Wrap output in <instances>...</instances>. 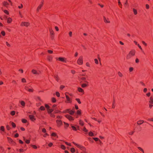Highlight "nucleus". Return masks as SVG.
<instances>
[{
    "label": "nucleus",
    "mask_w": 153,
    "mask_h": 153,
    "mask_svg": "<svg viewBox=\"0 0 153 153\" xmlns=\"http://www.w3.org/2000/svg\"><path fill=\"white\" fill-rule=\"evenodd\" d=\"M135 51L134 50H132L129 52V53L127 55L126 59H129L132 56L135 55Z\"/></svg>",
    "instance_id": "f257e3e1"
},
{
    "label": "nucleus",
    "mask_w": 153,
    "mask_h": 153,
    "mask_svg": "<svg viewBox=\"0 0 153 153\" xmlns=\"http://www.w3.org/2000/svg\"><path fill=\"white\" fill-rule=\"evenodd\" d=\"M83 56H79L77 60V63L79 65H81L83 64Z\"/></svg>",
    "instance_id": "f03ea898"
},
{
    "label": "nucleus",
    "mask_w": 153,
    "mask_h": 153,
    "mask_svg": "<svg viewBox=\"0 0 153 153\" xmlns=\"http://www.w3.org/2000/svg\"><path fill=\"white\" fill-rule=\"evenodd\" d=\"M44 3V0H42L40 4L39 5V6L38 7L36 11L37 12H38L42 8V7L43 6V5Z\"/></svg>",
    "instance_id": "7ed1b4c3"
},
{
    "label": "nucleus",
    "mask_w": 153,
    "mask_h": 153,
    "mask_svg": "<svg viewBox=\"0 0 153 153\" xmlns=\"http://www.w3.org/2000/svg\"><path fill=\"white\" fill-rule=\"evenodd\" d=\"M68 94V93L66 92L65 93V95L67 99V102H65L67 103H71L72 102V100L66 94Z\"/></svg>",
    "instance_id": "20e7f679"
},
{
    "label": "nucleus",
    "mask_w": 153,
    "mask_h": 153,
    "mask_svg": "<svg viewBox=\"0 0 153 153\" xmlns=\"http://www.w3.org/2000/svg\"><path fill=\"white\" fill-rule=\"evenodd\" d=\"M65 117L68 119L70 121H72L74 120V118L71 116L69 114H66L65 115Z\"/></svg>",
    "instance_id": "39448f33"
},
{
    "label": "nucleus",
    "mask_w": 153,
    "mask_h": 153,
    "mask_svg": "<svg viewBox=\"0 0 153 153\" xmlns=\"http://www.w3.org/2000/svg\"><path fill=\"white\" fill-rule=\"evenodd\" d=\"M30 25V24L28 22H22L21 24V26H25L26 27H28Z\"/></svg>",
    "instance_id": "423d86ee"
},
{
    "label": "nucleus",
    "mask_w": 153,
    "mask_h": 153,
    "mask_svg": "<svg viewBox=\"0 0 153 153\" xmlns=\"http://www.w3.org/2000/svg\"><path fill=\"white\" fill-rule=\"evenodd\" d=\"M142 129V128L140 126H137L134 128V130L137 131H140Z\"/></svg>",
    "instance_id": "0eeeda50"
},
{
    "label": "nucleus",
    "mask_w": 153,
    "mask_h": 153,
    "mask_svg": "<svg viewBox=\"0 0 153 153\" xmlns=\"http://www.w3.org/2000/svg\"><path fill=\"white\" fill-rule=\"evenodd\" d=\"M7 140L8 142L13 145L15 144V143L12 140V139L10 137H7Z\"/></svg>",
    "instance_id": "6e6552de"
},
{
    "label": "nucleus",
    "mask_w": 153,
    "mask_h": 153,
    "mask_svg": "<svg viewBox=\"0 0 153 153\" xmlns=\"http://www.w3.org/2000/svg\"><path fill=\"white\" fill-rule=\"evenodd\" d=\"M57 126L60 127L62 125V122L61 120H56Z\"/></svg>",
    "instance_id": "1a4fd4ad"
},
{
    "label": "nucleus",
    "mask_w": 153,
    "mask_h": 153,
    "mask_svg": "<svg viewBox=\"0 0 153 153\" xmlns=\"http://www.w3.org/2000/svg\"><path fill=\"white\" fill-rule=\"evenodd\" d=\"M58 60L60 61L66 62V59L64 57H59L58 58Z\"/></svg>",
    "instance_id": "9d476101"
},
{
    "label": "nucleus",
    "mask_w": 153,
    "mask_h": 153,
    "mask_svg": "<svg viewBox=\"0 0 153 153\" xmlns=\"http://www.w3.org/2000/svg\"><path fill=\"white\" fill-rule=\"evenodd\" d=\"M29 118L30 120L33 121H34L36 120V118H35V117L33 115H29Z\"/></svg>",
    "instance_id": "9b49d317"
},
{
    "label": "nucleus",
    "mask_w": 153,
    "mask_h": 153,
    "mask_svg": "<svg viewBox=\"0 0 153 153\" xmlns=\"http://www.w3.org/2000/svg\"><path fill=\"white\" fill-rule=\"evenodd\" d=\"M103 19L104 22L105 23H110V21L109 20V19L108 18L106 19V18L105 16H104L103 17Z\"/></svg>",
    "instance_id": "f8f14e48"
},
{
    "label": "nucleus",
    "mask_w": 153,
    "mask_h": 153,
    "mask_svg": "<svg viewBox=\"0 0 153 153\" xmlns=\"http://www.w3.org/2000/svg\"><path fill=\"white\" fill-rule=\"evenodd\" d=\"M144 122V121L143 120H139L137 122V125L140 126V125L143 124Z\"/></svg>",
    "instance_id": "ddd939ff"
},
{
    "label": "nucleus",
    "mask_w": 153,
    "mask_h": 153,
    "mask_svg": "<svg viewBox=\"0 0 153 153\" xmlns=\"http://www.w3.org/2000/svg\"><path fill=\"white\" fill-rule=\"evenodd\" d=\"M80 79L82 80V81H81V82H82V81H83L86 83H88V82L86 81V78L85 77H82Z\"/></svg>",
    "instance_id": "4468645a"
},
{
    "label": "nucleus",
    "mask_w": 153,
    "mask_h": 153,
    "mask_svg": "<svg viewBox=\"0 0 153 153\" xmlns=\"http://www.w3.org/2000/svg\"><path fill=\"white\" fill-rule=\"evenodd\" d=\"M73 110H74V108H73L72 110H71V109H70V110H69L70 111H69V114H70L71 115H73L74 114V113L75 112V111Z\"/></svg>",
    "instance_id": "2eb2a0df"
},
{
    "label": "nucleus",
    "mask_w": 153,
    "mask_h": 153,
    "mask_svg": "<svg viewBox=\"0 0 153 153\" xmlns=\"http://www.w3.org/2000/svg\"><path fill=\"white\" fill-rule=\"evenodd\" d=\"M19 102L20 103L21 105H22V107H25V102L23 100L19 101Z\"/></svg>",
    "instance_id": "dca6fc26"
},
{
    "label": "nucleus",
    "mask_w": 153,
    "mask_h": 153,
    "mask_svg": "<svg viewBox=\"0 0 153 153\" xmlns=\"http://www.w3.org/2000/svg\"><path fill=\"white\" fill-rule=\"evenodd\" d=\"M88 83H83L81 85V87L82 88H85L88 86Z\"/></svg>",
    "instance_id": "f3484780"
},
{
    "label": "nucleus",
    "mask_w": 153,
    "mask_h": 153,
    "mask_svg": "<svg viewBox=\"0 0 153 153\" xmlns=\"http://www.w3.org/2000/svg\"><path fill=\"white\" fill-rule=\"evenodd\" d=\"M54 78L58 82L59 80V78L57 75H55L54 76Z\"/></svg>",
    "instance_id": "a211bd4d"
},
{
    "label": "nucleus",
    "mask_w": 153,
    "mask_h": 153,
    "mask_svg": "<svg viewBox=\"0 0 153 153\" xmlns=\"http://www.w3.org/2000/svg\"><path fill=\"white\" fill-rule=\"evenodd\" d=\"M47 59L49 61L51 62L52 60V57L50 56H47Z\"/></svg>",
    "instance_id": "6ab92c4d"
},
{
    "label": "nucleus",
    "mask_w": 153,
    "mask_h": 153,
    "mask_svg": "<svg viewBox=\"0 0 153 153\" xmlns=\"http://www.w3.org/2000/svg\"><path fill=\"white\" fill-rule=\"evenodd\" d=\"M77 90L78 91L80 92L83 93L84 92L83 90L80 87H78Z\"/></svg>",
    "instance_id": "aec40b11"
},
{
    "label": "nucleus",
    "mask_w": 153,
    "mask_h": 153,
    "mask_svg": "<svg viewBox=\"0 0 153 153\" xmlns=\"http://www.w3.org/2000/svg\"><path fill=\"white\" fill-rule=\"evenodd\" d=\"M149 102V104H153V98L152 97H150Z\"/></svg>",
    "instance_id": "412c9836"
},
{
    "label": "nucleus",
    "mask_w": 153,
    "mask_h": 153,
    "mask_svg": "<svg viewBox=\"0 0 153 153\" xmlns=\"http://www.w3.org/2000/svg\"><path fill=\"white\" fill-rule=\"evenodd\" d=\"M32 72L33 74H39L35 70L33 69L32 70Z\"/></svg>",
    "instance_id": "4be33fe9"
},
{
    "label": "nucleus",
    "mask_w": 153,
    "mask_h": 153,
    "mask_svg": "<svg viewBox=\"0 0 153 153\" xmlns=\"http://www.w3.org/2000/svg\"><path fill=\"white\" fill-rule=\"evenodd\" d=\"M7 23H10L12 21V19L10 17L8 18H7Z\"/></svg>",
    "instance_id": "5701e85b"
},
{
    "label": "nucleus",
    "mask_w": 153,
    "mask_h": 153,
    "mask_svg": "<svg viewBox=\"0 0 153 153\" xmlns=\"http://www.w3.org/2000/svg\"><path fill=\"white\" fill-rule=\"evenodd\" d=\"M3 4L4 6H6L9 5V4L7 1H4L3 2Z\"/></svg>",
    "instance_id": "b1692460"
},
{
    "label": "nucleus",
    "mask_w": 153,
    "mask_h": 153,
    "mask_svg": "<svg viewBox=\"0 0 153 153\" xmlns=\"http://www.w3.org/2000/svg\"><path fill=\"white\" fill-rule=\"evenodd\" d=\"M54 109H49L48 110V112L49 114H51L52 113H51L54 111Z\"/></svg>",
    "instance_id": "393cba45"
},
{
    "label": "nucleus",
    "mask_w": 153,
    "mask_h": 153,
    "mask_svg": "<svg viewBox=\"0 0 153 153\" xmlns=\"http://www.w3.org/2000/svg\"><path fill=\"white\" fill-rule=\"evenodd\" d=\"M69 110H70V108L66 109L63 111V113H69L70 111Z\"/></svg>",
    "instance_id": "a878e982"
},
{
    "label": "nucleus",
    "mask_w": 153,
    "mask_h": 153,
    "mask_svg": "<svg viewBox=\"0 0 153 153\" xmlns=\"http://www.w3.org/2000/svg\"><path fill=\"white\" fill-rule=\"evenodd\" d=\"M71 127L73 130L76 131L77 130L76 128L73 126L72 124H71Z\"/></svg>",
    "instance_id": "bb28decb"
},
{
    "label": "nucleus",
    "mask_w": 153,
    "mask_h": 153,
    "mask_svg": "<svg viewBox=\"0 0 153 153\" xmlns=\"http://www.w3.org/2000/svg\"><path fill=\"white\" fill-rule=\"evenodd\" d=\"M49 32L50 33V35H53V34H54V31L51 28H50L49 29Z\"/></svg>",
    "instance_id": "cd10ccee"
},
{
    "label": "nucleus",
    "mask_w": 153,
    "mask_h": 153,
    "mask_svg": "<svg viewBox=\"0 0 153 153\" xmlns=\"http://www.w3.org/2000/svg\"><path fill=\"white\" fill-rule=\"evenodd\" d=\"M118 5L121 8H122V5L121 4L120 0H118Z\"/></svg>",
    "instance_id": "c85d7f7f"
},
{
    "label": "nucleus",
    "mask_w": 153,
    "mask_h": 153,
    "mask_svg": "<svg viewBox=\"0 0 153 153\" xmlns=\"http://www.w3.org/2000/svg\"><path fill=\"white\" fill-rule=\"evenodd\" d=\"M79 124L81 126H83L84 125V123L83 121L81 120H79Z\"/></svg>",
    "instance_id": "c756f323"
},
{
    "label": "nucleus",
    "mask_w": 153,
    "mask_h": 153,
    "mask_svg": "<svg viewBox=\"0 0 153 153\" xmlns=\"http://www.w3.org/2000/svg\"><path fill=\"white\" fill-rule=\"evenodd\" d=\"M88 135L92 137L94 136H95L93 134V133L91 131H90L88 133Z\"/></svg>",
    "instance_id": "7c9ffc66"
},
{
    "label": "nucleus",
    "mask_w": 153,
    "mask_h": 153,
    "mask_svg": "<svg viewBox=\"0 0 153 153\" xmlns=\"http://www.w3.org/2000/svg\"><path fill=\"white\" fill-rule=\"evenodd\" d=\"M4 149L2 146H0V153H3L4 152Z\"/></svg>",
    "instance_id": "2f4dec72"
},
{
    "label": "nucleus",
    "mask_w": 153,
    "mask_h": 153,
    "mask_svg": "<svg viewBox=\"0 0 153 153\" xmlns=\"http://www.w3.org/2000/svg\"><path fill=\"white\" fill-rule=\"evenodd\" d=\"M64 124L65 125V128L66 129L68 127V126H69V124L68 123H66L65 122H64Z\"/></svg>",
    "instance_id": "473e14b6"
},
{
    "label": "nucleus",
    "mask_w": 153,
    "mask_h": 153,
    "mask_svg": "<svg viewBox=\"0 0 153 153\" xmlns=\"http://www.w3.org/2000/svg\"><path fill=\"white\" fill-rule=\"evenodd\" d=\"M115 102L114 100L113 103H112V108H115Z\"/></svg>",
    "instance_id": "72a5a7b5"
},
{
    "label": "nucleus",
    "mask_w": 153,
    "mask_h": 153,
    "mask_svg": "<svg viewBox=\"0 0 153 153\" xmlns=\"http://www.w3.org/2000/svg\"><path fill=\"white\" fill-rule=\"evenodd\" d=\"M51 136H52L55 137H56V136H57V137H58L56 133H54V132L52 133L51 134Z\"/></svg>",
    "instance_id": "f704fd0d"
},
{
    "label": "nucleus",
    "mask_w": 153,
    "mask_h": 153,
    "mask_svg": "<svg viewBox=\"0 0 153 153\" xmlns=\"http://www.w3.org/2000/svg\"><path fill=\"white\" fill-rule=\"evenodd\" d=\"M133 11L134 12V13L135 15H136L137 14V11L135 9L133 8Z\"/></svg>",
    "instance_id": "c9c22d12"
},
{
    "label": "nucleus",
    "mask_w": 153,
    "mask_h": 153,
    "mask_svg": "<svg viewBox=\"0 0 153 153\" xmlns=\"http://www.w3.org/2000/svg\"><path fill=\"white\" fill-rule=\"evenodd\" d=\"M76 114L77 115H80L81 114V110H78L76 112Z\"/></svg>",
    "instance_id": "e433bc0d"
},
{
    "label": "nucleus",
    "mask_w": 153,
    "mask_h": 153,
    "mask_svg": "<svg viewBox=\"0 0 153 153\" xmlns=\"http://www.w3.org/2000/svg\"><path fill=\"white\" fill-rule=\"evenodd\" d=\"M30 146L32 147L34 149H36L37 148V146L35 145H30Z\"/></svg>",
    "instance_id": "4c0bfd02"
},
{
    "label": "nucleus",
    "mask_w": 153,
    "mask_h": 153,
    "mask_svg": "<svg viewBox=\"0 0 153 153\" xmlns=\"http://www.w3.org/2000/svg\"><path fill=\"white\" fill-rule=\"evenodd\" d=\"M22 121L23 123H26L27 121L25 119H22Z\"/></svg>",
    "instance_id": "58836bf2"
},
{
    "label": "nucleus",
    "mask_w": 153,
    "mask_h": 153,
    "mask_svg": "<svg viewBox=\"0 0 153 153\" xmlns=\"http://www.w3.org/2000/svg\"><path fill=\"white\" fill-rule=\"evenodd\" d=\"M40 109L42 111H44L45 110V108L44 106H42L40 107Z\"/></svg>",
    "instance_id": "ea45409f"
},
{
    "label": "nucleus",
    "mask_w": 153,
    "mask_h": 153,
    "mask_svg": "<svg viewBox=\"0 0 153 153\" xmlns=\"http://www.w3.org/2000/svg\"><path fill=\"white\" fill-rule=\"evenodd\" d=\"M11 124L13 127L14 128H15L16 127V124L13 122H12L11 123Z\"/></svg>",
    "instance_id": "a19ab883"
},
{
    "label": "nucleus",
    "mask_w": 153,
    "mask_h": 153,
    "mask_svg": "<svg viewBox=\"0 0 153 153\" xmlns=\"http://www.w3.org/2000/svg\"><path fill=\"white\" fill-rule=\"evenodd\" d=\"M71 151L72 153H74L75 152V150L74 148H72L71 149Z\"/></svg>",
    "instance_id": "79ce46f5"
},
{
    "label": "nucleus",
    "mask_w": 153,
    "mask_h": 153,
    "mask_svg": "<svg viewBox=\"0 0 153 153\" xmlns=\"http://www.w3.org/2000/svg\"><path fill=\"white\" fill-rule=\"evenodd\" d=\"M83 131L86 133L88 132V130L85 127H84L83 130Z\"/></svg>",
    "instance_id": "37998d69"
},
{
    "label": "nucleus",
    "mask_w": 153,
    "mask_h": 153,
    "mask_svg": "<svg viewBox=\"0 0 153 153\" xmlns=\"http://www.w3.org/2000/svg\"><path fill=\"white\" fill-rule=\"evenodd\" d=\"M137 148L138 149L140 150V151H141L143 153H144V150H143V149L141 148L140 147H137Z\"/></svg>",
    "instance_id": "c03bdc74"
},
{
    "label": "nucleus",
    "mask_w": 153,
    "mask_h": 153,
    "mask_svg": "<svg viewBox=\"0 0 153 153\" xmlns=\"http://www.w3.org/2000/svg\"><path fill=\"white\" fill-rule=\"evenodd\" d=\"M45 107L47 109V110H48L50 108L49 106L47 104H45Z\"/></svg>",
    "instance_id": "a18cd8bd"
},
{
    "label": "nucleus",
    "mask_w": 153,
    "mask_h": 153,
    "mask_svg": "<svg viewBox=\"0 0 153 153\" xmlns=\"http://www.w3.org/2000/svg\"><path fill=\"white\" fill-rule=\"evenodd\" d=\"M129 70L130 72H131L133 71L134 68L132 67H131L129 68Z\"/></svg>",
    "instance_id": "49530a36"
},
{
    "label": "nucleus",
    "mask_w": 153,
    "mask_h": 153,
    "mask_svg": "<svg viewBox=\"0 0 153 153\" xmlns=\"http://www.w3.org/2000/svg\"><path fill=\"white\" fill-rule=\"evenodd\" d=\"M76 100L77 102L79 104L81 103V102L80 101V100L79 98H76Z\"/></svg>",
    "instance_id": "de8ad7c7"
},
{
    "label": "nucleus",
    "mask_w": 153,
    "mask_h": 153,
    "mask_svg": "<svg viewBox=\"0 0 153 153\" xmlns=\"http://www.w3.org/2000/svg\"><path fill=\"white\" fill-rule=\"evenodd\" d=\"M118 75L120 77H122L123 76V74L120 71L118 72Z\"/></svg>",
    "instance_id": "09e8293b"
},
{
    "label": "nucleus",
    "mask_w": 153,
    "mask_h": 153,
    "mask_svg": "<svg viewBox=\"0 0 153 153\" xmlns=\"http://www.w3.org/2000/svg\"><path fill=\"white\" fill-rule=\"evenodd\" d=\"M93 139L95 141H99L100 139L97 137H93Z\"/></svg>",
    "instance_id": "8fccbe9b"
},
{
    "label": "nucleus",
    "mask_w": 153,
    "mask_h": 153,
    "mask_svg": "<svg viewBox=\"0 0 153 153\" xmlns=\"http://www.w3.org/2000/svg\"><path fill=\"white\" fill-rule=\"evenodd\" d=\"M10 114H11V115H12V116H14L15 114V111H11L10 112Z\"/></svg>",
    "instance_id": "3c124183"
},
{
    "label": "nucleus",
    "mask_w": 153,
    "mask_h": 153,
    "mask_svg": "<svg viewBox=\"0 0 153 153\" xmlns=\"http://www.w3.org/2000/svg\"><path fill=\"white\" fill-rule=\"evenodd\" d=\"M54 114H55L54 113H51V114H50V116L52 117H53V118L55 117V116Z\"/></svg>",
    "instance_id": "603ef678"
},
{
    "label": "nucleus",
    "mask_w": 153,
    "mask_h": 153,
    "mask_svg": "<svg viewBox=\"0 0 153 153\" xmlns=\"http://www.w3.org/2000/svg\"><path fill=\"white\" fill-rule=\"evenodd\" d=\"M3 11L5 14H7L8 15L9 14V12L7 10H4Z\"/></svg>",
    "instance_id": "864d4df0"
},
{
    "label": "nucleus",
    "mask_w": 153,
    "mask_h": 153,
    "mask_svg": "<svg viewBox=\"0 0 153 153\" xmlns=\"http://www.w3.org/2000/svg\"><path fill=\"white\" fill-rule=\"evenodd\" d=\"M50 37L51 39L53 40L54 37V34H53V35H50Z\"/></svg>",
    "instance_id": "5fc2aeb1"
},
{
    "label": "nucleus",
    "mask_w": 153,
    "mask_h": 153,
    "mask_svg": "<svg viewBox=\"0 0 153 153\" xmlns=\"http://www.w3.org/2000/svg\"><path fill=\"white\" fill-rule=\"evenodd\" d=\"M73 143L77 147H79V148H80L81 147V146L79 144H76V143H75L74 142H73Z\"/></svg>",
    "instance_id": "6e6d98bb"
},
{
    "label": "nucleus",
    "mask_w": 153,
    "mask_h": 153,
    "mask_svg": "<svg viewBox=\"0 0 153 153\" xmlns=\"http://www.w3.org/2000/svg\"><path fill=\"white\" fill-rule=\"evenodd\" d=\"M56 96L58 97H59L60 96V93L58 92H56Z\"/></svg>",
    "instance_id": "4d7b16f0"
},
{
    "label": "nucleus",
    "mask_w": 153,
    "mask_h": 153,
    "mask_svg": "<svg viewBox=\"0 0 153 153\" xmlns=\"http://www.w3.org/2000/svg\"><path fill=\"white\" fill-rule=\"evenodd\" d=\"M0 130L4 131V127L3 126H1L0 128Z\"/></svg>",
    "instance_id": "13d9d810"
},
{
    "label": "nucleus",
    "mask_w": 153,
    "mask_h": 153,
    "mask_svg": "<svg viewBox=\"0 0 153 153\" xmlns=\"http://www.w3.org/2000/svg\"><path fill=\"white\" fill-rule=\"evenodd\" d=\"M94 60L95 63V64H98L99 62H98V60H97V59H94Z\"/></svg>",
    "instance_id": "bf43d9fd"
},
{
    "label": "nucleus",
    "mask_w": 153,
    "mask_h": 153,
    "mask_svg": "<svg viewBox=\"0 0 153 153\" xmlns=\"http://www.w3.org/2000/svg\"><path fill=\"white\" fill-rule=\"evenodd\" d=\"M60 112H61V111L57 110H56L55 111H54V112H53V113L54 114H56V113H60Z\"/></svg>",
    "instance_id": "052dcab7"
},
{
    "label": "nucleus",
    "mask_w": 153,
    "mask_h": 153,
    "mask_svg": "<svg viewBox=\"0 0 153 153\" xmlns=\"http://www.w3.org/2000/svg\"><path fill=\"white\" fill-rule=\"evenodd\" d=\"M52 101L54 103V102H56V100L55 98L53 97V98H52Z\"/></svg>",
    "instance_id": "680f3d73"
},
{
    "label": "nucleus",
    "mask_w": 153,
    "mask_h": 153,
    "mask_svg": "<svg viewBox=\"0 0 153 153\" xmlns=\"http://www.w3.org/2000/svg\"><path fill=\"white\" fill-rule=\"evenodd\" d=\"M61 148L63 149H65V147L64 145H61Z\"/></svg>",
    "instance_id": "e2e57ef3"
},
{
    "label": "nucleus",
    "mask_w": 153,
    "mask_h": 153,
    "mask_svg": "<svg viewBox=\"0 0 153 153\" xmlns=\"http://www.w3.org/2000/svg\"><path fill=\"white\" fill-rule=\"evenodd\" d=\"M65 86L63 85H61L60 87V89L61 90H62L64 88Z\"/></svg>",
    "instance_id": "0e129e2a"
},
{
    "label": "nucleus",
    "mask_w": 153,
    "mask_h": 153,
    "mask_svg": "<svg viewBox=\"0 0 153 153\" xmlns=\"http://www.w3.org/2000/svg\"><path fill=\"white\" fill-rule=\"evenodd\" d=\"M86 65L87 67H90V65L88 62H87L86 63Z\"/></svg>",
    "instance_id": "69168bd1"
},
{
    "label": "nucleus",
    "mask_w": 153,
    "mask_h": 153,
    "mask_svg": "<svg viewBox=\"0 0 153 153\" xmlns=\"http://www.w3.org/2000/svg\"><path fill=\"white\" fill-rule=\"evenodd\" d=\"M1 34L3 36H4L5 35V33L4 31H2L1 32Z\"/></svg>",
    "instance_id": "338daca9"
},
{
    "label": "nucleus",
    "mask_w": 153,
    "mask_h": 153,
    "mask_svg": "<svg viewBox=\"0 0 153 153\" xmlns=\"http://www.w3.org/2000/svg\"><path fill=\"white\" fill-rule=\"evenodd\" d=\"M6 128H7V129L8 130H10V129H11V128L8 125H7Z\"/></svg>",
    "instance_id": "774afa93"
}]
</instances>
